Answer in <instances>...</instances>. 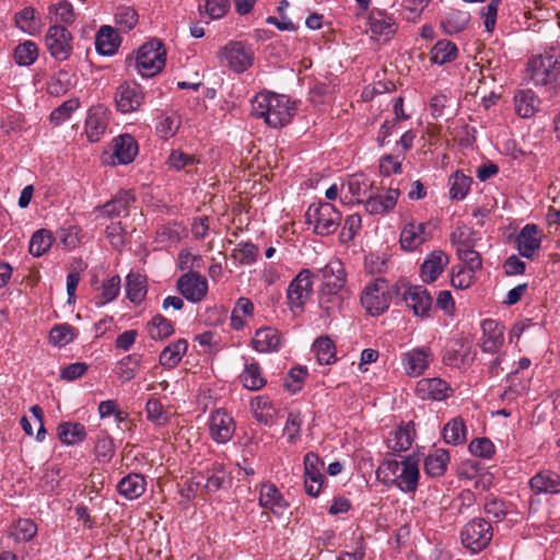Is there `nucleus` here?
Wrapping results in <instances>:
<instances>
[{
	"mask_svg": "<svg viewBox=\"0 0 560 560\" xmlns=\"http://www.w3.org/2000/svg\"><path fill=\"white\" fill-rule=\"evenodd\" d=\"M433 359L430 347H418L402 354L401 364L408 376L418 377L425 372Z\"/></svg>",
	"mask_w": 560,
	"mask_h": 560,
	"instance_id": "obj_11",
	"label": "nucleus"
},
{
	"mask_svg": "<svg viewBox=\"0 0 560 560\" xmlns=\"http://www.w3.org/2000/svg\"><path fill=\"white\" fill-rule=\"evenodd\" d=\"M450 386L441 378H422L417 383L416 392L422 399L442 400L447 397Z\"/></svg>",
	"mask_w": 560,
	"mask_h": 560,
	"instance_id": "obj_29",
	"label": "nucleus"
},
{
	"mask_svg": "<svg viewBox=\"0 0 560 560\" xmlns=\"http://www.w3.org/2000/svg\"><path fill=\"white\" fill-rule=\"evenodd\" d=\"M404 300L413 311L415 315L429 317L432 310V298L425 288L421 285L410 287L404 293Z\"/></svg>",
	"mask_w": 560,
	"mask_h": 560,
	"instance_id": "obj_21",
	"label": "nucleus"
},
{
	"mask_svg": "<svg viewBox=\"0 0 560 560\" xmlns=\"http://www.w3.org/2000/svg\"><path fill=\"white\" fill-rule=\"evenodd\" d=\"M413 423L409 422L406 427H400L390 432L387 439V446L393 454L408 451L413 442Z\"/></svg>",
	"mask_w": 560,
	"mask_h": 560,
	"instance_id": "obj_34",
	"label": "nucleus"
},
{
	"mask_svg": "<svg viewBox=\"0 0 560 560\" xmlns=\"http://www.w3.org/2000/svg\"><path fill=\"white\" fill-rule=\"evenodd\" d=\"M70 85L71 83L69 80V73L67 71L61 70L51 78V80L48 83L47 90L49 94L59 96L67 93Z\"/></svg>",
	"mask_w": 560,
	"mask_h": 560,
	"instance_id": "obj_61",
	"label": "nucleus"
},
{
	"mask_svg": "<svg viewBox=\"0 0 560 560\" xmlns=\"http://www.w3.org/2000/svg\"><path fill=\"white\" fill-rule=\"evenodd\" d=\"M427 225L424 223L410 222L405 224L400 232L399 243L404 250H416L428 240L425 232Z\"/></svg>",
	"mask_w": 560,
	"mask_h": 560,
	"instance_id": "obj_25",
	"label": "nucleus"
},
{
	"mask_svg": "<svg viewBox=\"0 0 560 560\" xmlns=\"http://www.w3.org/2000/svg\"><path fill=\"white\" fill-rule=\"evenodd\" d=\"M180 126L179 117L175 114L162 116L155 130L163 139L172 138Z\"/></svg>",
	"mask_w": 560,
	"mask_h": 560,
	"instance_id": "obj_55",
	"label": "nucleus"
},
{
	"mask_svg": "<svg viewBox=\"0 0 560 560\" xmlns=\"http://www.w3.org/2000/svg\"><path fill=\"white\" fill-rule=\"evenodd\" d=\"M13 57L19 66H31L38 58V47L34 42L25 40L15 47Z\"/></svg>",
	"mask_w": 560,
	"mask_h": 560,
	"instance_id": "obj_51",
	"label": "nucleus"
},
{
	"mask_svg": "<svg viewBox=\"0 0 560 560\" xmlns=\"http://www.w3.org/2000/svg\"><path fill=\"white\" fill-rule=\"evenodd\" d=\"M324 462L313 452L304 456V487L311 497H317L322 490L325 475L322 472Z\"/></svg>",
	"mask_w": 560,
	"mask_h": 560,
	"instance_id": "obj_9",
	"label": "nucleus"
},
{
	"mask_svg": "<svg viewBox=\"0 0 560 560\" xmlns=\"http://www.w3.org/2000/svg\"><path fill=\"white\" fill-rule=\"evenodd\" d=\"M120 291V277L113 276L102 284V300L96 301V306H104L114 301Z\"/></svg>",
	"mask_w": 560,
	"mask_h": 560,
	"instance_id": "obj_58",
	"label": "nucleus"
},
{
	"mask_svg": "<svg viewBox=\"0 0 560 560\" xmlns=\"http://www.w3.org/2000/svg\"><path fill=\"white\" fill-rule=\"evenodd\" d=\"M199 474L203 477L201 486L206 494H212L225 488L228 483V472L223 463L213 462Z\"/></svg>",
	"mask_w": 560,
	"mask_h": 560,
	"instance_id": "obj_20",
	"label": "nucleus"
},
{
	"mask_svg": "<svg viewBox=\"0 0 560 560\" xmlns=\"http://www.w3.org/2000/svg\"><path fill=\"white\" fill-rule=\"evenodd\" d=\"M250 409L255 419L265 425H272L278 415L277 408L265 396H257L250 400Z\"/></svg>",
	"mask_w": 560,
	"mask_h": 560,
	"instance_id": "obj_35",
	"label": "nucleus"
},
{
	"mask_svg": "<svg viewBox=\"0 0 560 560\" xmlns=\"http://www.w3.org/2000/svg\"><path fill=\"white\" fill-rule=\"evenodd\" d=\"M450 258L443 250H433L421 265V278L424 282H434L448 265Z\"/></svg>",
	"mask_w": 560,
	"mask_h": 560,
	"instance_id": "obj_24",
	"label": "nucleus"
},
{
	"mask_svg": "<svg viewBox=\"0 0 560 560\" xmlns=\"http://www.w3.org/2000/svg\"><path fill=\"white\" fill-rule=\"evenodd\" d=\"M306 222L319 235L332 234L339 226L341 214L328 202L311 205L305 213Z\"/></svg>",
	"mask_w": 560,
	"mask_h": 560,
	"instance_id": "obj_3",
	"label": "nucleus"
},
{
	"mask_svg": "<svg viewBox=\"0 0 560 560\" xmlns=\"http://www.w3.org/2000/svg\"><path fill=\"white\" fill-rule=\"evenodd\" d=\"M520 254L525 258H532L540 248V231L535 224L525 225L516 238Z\"/></svg>",
	"mask_w": 560,
	"mask_h": 560,
	"instance_id": "obj_26",
	"label": "nucleus"
},
{
	"mask_svg": "<svg viewBox=\"0 0 560 560\" xmlns=\"http://www.w3.org/2000/svg\"><path fill=\"white\" fill-rule=\"evenodd\" d=\"M443 439L447 444H463L466 441V425L464 420L457 417L448 421L443 429Z\"/></svg>",
	"mask_w": 560,
	"mask_h": 560,
	"instance_id": "obj_47",
	"label": "nucleus"
},
{
	"mask_svg": "<svg viewBox=\"0 0 560 560\" xmlns=\"http://www.w3.org/2000/svg\"><path fill=\"white\" fill-rule=\"evenodd\" d=\"M448 462V452L438 448L425 457L424 471L431 477H441L446 471Z\"/></svg>",
	"mask_w": 560,
	"mask_h": 560,
	"instance_id": "obj_41",
	"label": "nucleus"
},
{
	"mask_svg": "<svg viewBox=\"0 0 560 560\" xmlns=\"http://www.w3.org/2000/svg\"><path fill=\"white\" fill-rule=\"evenodd\" d=\"M187 350L188 342L184 338L167 345L160 353V365L168 370L176 368L186 354Z\"/></svg>",
	"mask_w": 560,
	"mask_h": 560,
	"instance_id": "obj_30",
	"label": "nucleus"
},
{
	"mask_svg": "<svg viewBox=\"0 0 560 560\" xmlns=\"http://www.w3.org/2000/svg\"><path fill=\"white\" fill-rule=\"evenodd\" d=\"M480 348L486 353L495 354L504 343V326L494 319L481 322Z\"/></svg>",
	"mask_w": 560,
	"mask_h": 560,
	"instance_id": "obj_16",
	"label": "nucleus"
},
{
	"mask_svg": "<svg viewBox=\"0 0 560 560\" xmlns=\"http://www.w3.org/2000/svg\"><path fill=\"white\" fill-rule=\"evenodd\" d=\"M539 106V100L532 90H521L514 95V108L522 118L535 115Z\"/></svg>",
	"mask_w": 560,
	"mask_h": 560,
	"instance_id": "obj_36",
	"label": "nucleus"
},
{
	"mask_svg": "<svg viewBox=\"0 0 560 560\" xmlns=\"http://www.w3.org/2000/svg\"><path fill=\"white\" fill-rule=\"evenodd\" d=\"M203 477L198 472L192 474L191 478L188 479L180 489V495L186 500L190 501L197 497L202 490Z\"/></svg>",
	"mask_w": 560,
	"mask_h": 560,
	"instance_id": "obj_64",
	"label": "nucleus"
},
{
	"mask_svg": "<svg viewBox=\"0 0 560 560\" xmlns=\"http://www.w3.org/2000/svg\"><path fill=\"white\" fill-rule=\"evenodd\" d=\"M147 482L140 474H129L117 485V491L128 500L140 498L145 491Z\"/></svg>",
	"mask_w": 560,
	"mask_h": 560,
	"instance_id": "obj_33",
	"label": "nucleus"
},
{
	"mask_svg": "<svg viewBox=\"0 0 560 560\" xmlns=\"http://www.w3.org/2000/svg\"><path fill=\"white\" fill-rule=\"evenodd\" d=\"M476 235L477 233L467 225L457 226L450 236L451 244L456 248V254L459 253V249L475 247L478 241Z\"/></svg>",
	"mask_w": 560,
	"mask_h": 560,
	"instance_id": "obj_45",
	"label": "nucleus"
},
{
	"mask_svg": "<svg viewBox=\"0 0 560 560\" xmlns=\"http://www.w3.org/2000/svg\"><path fill=\"white\" fill-rule=\"evenodd\" d=\"M49 13H54L56 21L65 24H72L75 20V13L73 7L68 1H61L58 4H54L49 8Z\"/></svg>",
	"mask_w": 560,
	"mask_h": 560,
	"instance_id": "obj_63",
	"label": "nucleus"
},
{
	"mask_svg": "<svg viewBox=\"0 0 560 560\" xmlns=\"http://www.w3.org/2000/svg\"><path fill=\"white\" fill-rule=\"evenodd\" d=\"M109 110L101 105L92 106L85 119V133L91 142H97L105 135L109 122Z\"/></svg>",
	"mask_w": 560,
	"mask_h": 560,
	"instance_id": "obj_14",
	"label": "nucleus"
},
{
	"mask_svg": "<svg viewBox=\"0 0 560 560\" xmlns=\"http://www.w3.org/2000/svg\"><path fill=\"white\" fill-rule=\"evenodd\" d=\"M112 148L114 164H129L138 154V143L136 139L128 133L114 138Z\"/></svg>",
	"mask_w": 560,
	"mask_h": 560,
	"instance_id": "obj_22",
	"label": "nucleus"
},
{
	"mask_svg": "<svg viewBox=\"0 0 560 560\" xmlns=\"http://www.w3.org/2000/svg\"><path fill=\"white\" fill-rule=\"evenodd\" d=\"M456 45L448 39L439 40L430 51V61L436 65H445L456 59Z\"/></svg>",
	"mask_w": 560,
	"mask_h": 560,
	"instance_id": "obj_42",
	"label": "nucleus"
},
{
	"mask_svg": "<svg viewBox=\"0 0 560 560\" xmlns=\"http://www.w3.org/2000/svg\"><path fill=\"white\" fill-rule=\"evenodd\" d=\"M313 351L319 364H332L336 362V347L328 337H319L313 343Z\"/></svg>",
	"mask_w": 560,
	"mask_h": 560,
	"instance_id": "obj_48",
	"label": "nucleus"
},
{
	"mask_svg": "<svg viewBox=\"0 0 560 560\" xmlns=\"http://www.w3.org/2000/svg\"><path fill=\"white\" fill-rule=\"evenodd\" d=\"M302 420L299 411H290L288 413L287 422L283 429L284 434L288 436L289 443H295L300 438Z\"/></svg>",
	"mask_w": 560,
	"mask_h": 560,
	"instance_id": "obj_62",
	"label": "nucleus"
},
{
	"mask_svg": "<svg viewBox=\"0 0 560 560\" xmlns=\"http://www.w3.org/2000/svg\"><path fill=\"white\" fill-rule=\"evenodd\" d=\"M258 256V247L252 243H241L233 250V257L242 265L253 264Z\"/></svg>",
	"mask_w": 560,
	"mask_h": 560,
	"instance_id": "obj_60",
	"label": "nucleus"
},
{
	"mask_svg": "<svg viewBox=\"0 0 560 560\" xmlns=\"http://www.w3.org/2000/svg\"><path fill=\"white\" fill-rule=\"evenodd\" d=\"M120 36L112 26H102L95 38V48L103 56H110L116 52L120 45Z\"/></svg>",
	"mask_w": 560,
	"mask_h": 560,
	"instance_id": "obj_31",
	"label": "nucleus"
},
{
	"mask_svg": "<svg viewBox=\"0 0 560 560\" xmlns=\"http://www.w3.org/2000/svg\"><path fill=\"white\" fill-rule=\"evenodd\" d=\"M471 183V177L460 171L455 172L448 179L451 199H464L470 189Z\"/></svg>",
	"mask_w": 560,
	"mask_h": 560,
	"instance_id": "obj_49",
	"label": "nucleus"
},
{
	"mask_svg": "<svg viewBox=\"0 0 560 560\" xmlns=\"http://www.w3.org/2000/svg\"><path fill=\"white\" fill-rule=\"evenodd\" d=\"M240 380L244 387L249 390H259L267 383L264 377L262 370L256 361L245 364L244 370L240 375Z\"/></svg>",
	"mask_w": 560,
	"mask_h": 560,
	"instance_id": "obj_39",
	"label": "nucleus"
},
{
	"mask_svg": "<svg viewBox=\"0 0 560 560\" xmlns=\"http://www.w3.org/2000/svg\"><path fill=\"white\" fill-rule=\"evenodd\" d=\"M209 430L217 443H226L235 432V422L228 412L218 409L211 415Z\"/></svg>",
	"mask_w": 560,
	"mask_h": 560,
	"instance_id": "obj_17",
	"label": "nucleus"
},
{
	"mask_svg": "<svg viewBox=\"0 0 560 560\" xmlns=\"http://www.w3.org/2000/svg\"><path fill=\"white\" fill-rule=\"evenodd\" d=\"M313 293L312 272L303 269L291 281L287 290V298L291 308H301Z\"/></svg>",
	"mask_w": 560,
	"mask_h": 560,
	"instance_id": "obj_10",
	"label": "nucleus"
},
{
	"mask_svg": "<svg viewBox=\"0 0 560 560\" xmlns=\"http://www.w3.org/2000/svg\"><path fill=\"white\" fill-rule=\"evenodd\" d=\"M142 354L132 353L124 357L117 362L115 373L121 382L131 381L141 365Z\"/></svg>",
	"mask_w": 560,
	"mask_h": 560,
	"instance_id": "obj_44",
	"label": "nucleus"
},
{
	"mask_svg": "<svg viewBox=\"0 0 560 560\" xmlns=\"http://www.w3.org/2000/svg\"><path fill=\"white\" fill-rule=\"evenodd\" d=\"M147 292L148 285L145 276L130 272L126 278L127 299L135 304H140L144 300Z\"/></svg>",
	"mask_w": 560,
	"mask_h": 560,
	"instance_id": "obj_37",
	"label": "nucleus"
},
{
	"mask_svg": "<svg viewBox=\"0 0 560 560\" xmlns=\"http://www.w3.org/2000/svg\"><path fill=\"white\" fill-rule=\"evenodd\" d=\"M282 342L281 334L272 327L259 328L252 340L253 348L258 352L278 351Z\"/></svg>",
	"mask_w": 560,
	"mask_h": 560,
	"instance_id": "obj_28",
	"label": "nucleus"
},
{
	"mask_svg": "<svg viewBox=\"0 0 560 560\" xmlns=\"http://www.w3.org/2000/svg\"><path fill=\"white\" fill-rule=\"evenodd\" d=\"M115 21L122 31L128 32L138 23V13L133 8L120 7L115 14Z\"/></svg>",
	"mask_w": 560,
	"mask_h": 560,
	"instance_id": "obj_56",
	"label": "nucleus"
},
{
	"mask_svg": "<svg viewBox=\"0 0 560 560\" xmlns=\"http://www.w3.org/2000/svg\"><path fill=\"white\" fill-rule=\"evenodd\" d=\"M77 336V329L68 324L57 325L49 332L50 342L58 347L70 343Z\"/></svg>",
	"mask_w": 560,
	"mask_h": 560,
	"instance_id": "obj_52",
	"label": "nucleus"
},
{
	"mask_svg": "<svg viewBox=\"0 0 560 560\" xmlns=\"http://www.w3.org/2000/svg\"><path fill=\"white\" fill-rule=\"evenodd\" d=\"M259 505L270 510L276 515H282L288 503L282 494L271 482L262 483L259 491Z\"/></svg>",
	"mask_w": 560,
	"mask_h": 560,
	"instance_id": "obj_27",
	"label": "nucleus"
},
{
	"mask_svg": "<svg viewBox=\"0 0 560 560\" xmlns=\"http://www.w3.org/2000/svg\"><path fill=\"white\" fill-rule=\"evenodd\" d=\"M177 289L182 295L192 303L202 301L208 293V281L198 272L184 273L177 280Z\"/></svg>",
	"mask_w": 560,
	"mask_h": 560,
	"instance_id": "obj_12",
	"label": "nucleus"
},
{
	"mask_svg": "<svg viewBox=\"0 0 560 560\" xmlns=\"http://www.w3.org/2000/svg\"><path fill=\"white\" fill-rule=\"evenodd\" d=\"M469 22V14L465 11L450 10L441 22L442 27L448 34L464 31Z\"/></svg>",
	"mask_w": 560,
	"mask_h": 560,
	"instance_id": "obj_46",
	"label": "nucleus"
},
{
	"mask_svg": "<svg viewBox=\"0 0 560 560\" xmlns=\"http://www.w3.org/2000/svg\"><path fill=\"white\" fill-rule=\"evenodd\" d=\"M58 438L63 444L74 445L85 440V427L79 422H62L57 428Z\"/></svg>",
	"mask_w": 560,
	"mask_h": 560,
	"instance_id": "obj_40",
	"label": "nucleus"
},
{
	"mask_svg": "<svg viewBox=\"0 0 560 560\" xmlns=\"http://www.w3.org/2000/svg\"><path fill=\"white\" fill-rule=\"evenodd\" d=\"M419 460L415 456H407L401 460V467L396 478H392V486L406 493H412L419 485Z\"/></svg>",
	"mask_w": 560,
	"mask_h": 560,
	"instance_id": "obj_13",
	"label": "nucleus"
},
{
	"mask_svg": "<svg viewBox=\"0 0 560 560\" xmlns=\"http://www.w3.org/2000/svg\"><path fill=\"white\" fill-rule=\"evenodd\" d=\"M220 58L232 71L243 73L253 65L254 52L241 42H230L221 49Z\"/></svg>",
	"mask_w": 560,
	"mask_h": 560,
	"instance_id": "obj_7",
	"label": "nucleus"
},
{
	"mask_svg": "<svg viewBox=\"0 0 560 560\" xmlns=\"http://www.w3.org/2000/svg\"><path fill=\"white\" fill-rule=\"evenodd\" d=\"M294 112V103L288 96L272 92L258 93L252 102V114L257 118H264L272 128H281L289 124Z\"/></svg>",
	"mask_w": 560,
	"mask_h": 560,
	"instance_id": "obj_1",
	"label": "nucleus"
},
{
	"mask_svg": "<svg viewBox=\"0 0 560 560\" xmlns=\"http://www.w3.org/2000/svg\"><path fill=\"white\" fill-rule=\"evenodd\" d=\"M399 195V189L395 188L387 189L384 195H369L364 201L365 210L374 215L386 214L395 208Z\"/></svg>",
	"mask_w": 560,
	"mask_h": 560,
	"instance_id": "obj_23",
	"label": "nucleus"
},
{
	"mask_svg": "<svg viewBox=\"0 0 560 560\" xmlns=\"http://www.w3.org/2000/svg\"><path fill=\"white\" fill-rule=\"evenodd\" d=\"M492 535L490 523L481 517L468 522L460 532L463 545L472 552L485 549L490 544Z\"/></svg>",
	"mask_w": 560,
	"mask_h": 560,
	"instance_id": "obj_4",
	"label": "nucleus"
},
{
	"mask_svg": "<svg viewBox=\"0 0 560 560\" xmlns=\"http://www.w3.org/2000/svg\"><path fill=\"white\" fill-rule=\"evenodd\" d=\"M324 290L329 294L339 292L346 284V271L341 260L334 258L320 269Z\"/></svg>",
	"mask_w": 560,
	"mask_h": 560,
	"instance_id": "obj_19",
	"label": "nucleus"
},
{
	"mask_svg": "<svg viewBox=\"0 0 560 560\" xmlns=\"http://www.w3.org/2000/svg\"><path fill=\"white\" fill-rule=\"evenodd\" d=\"M52 242L54 236L51 232L46 229H40L32 235L28 250L34 257H40L48 252Z\"/></svg>",
	"mask_w": 560,
	"mask_h": 560,
	"instance_id": "obj_50",
	"label": "nucleus"
},
{
	"mask_svg": "<svg viewBox=\"0 0 560 560\" xmlns=\"http://www.w3.org/2000/svg\"><path fill=\"white\" fill-rule=\"evenodd\" d=\"M530 489L536 493H560V476L550 470H544L529 480Z\"/></svg>",
	"mask_w": 560,
	"mask_h": 560,
	"instance_id": "obj_32",
	"label": "nucleus"
},
{
	"mask_svg": "<svg viewBox=\"0 0 560 560\" xmlns=\"http://www.w3.org/2000/svg\"><path fill=\"white\" fill-rule=\"evenodd\" d=\"M143 101L144 93L142 88L133 81H126L116 90V107L122 114H129L138 110Z\"/></svg>",
	"mask_w": 560,
	"mask_h": 560,
	"instance_id": "obj_8",
	"label": "nucleus"
},
{
	"mask_svg": "<svg viewBox=\"0 0 560 560\" xmlns=\"http://www.w3.org/2000/svg\"><path fill=\"white\" fill-rule=\"evenodd\" d=\"M80 107L79 98H70L55 108L50 114V121L58 126L70 118L73 112Z\"/></svg>",
	"mask_w": 560,
	"mask_h": 560,
	"instance_id": "obj_53",
	"label": "nucleus"
},
{
	"mask_svg": "<svg viewBox=\"0 0 560 560\" xmlns=\"http://www.w3.org/2000/svg\"><path fill=\"white\" fill-rule=\"evenodd\" d=\"M390 293L387 282L378 278L363 291L361 303L371 315H380L390 305Z\"/></svg>",
	"mask_w": 560,
	"mask_h": 560,
	"instance_id": "obj_5",
	"label": "nucleus"
},
{
	"mask_svg": "<svg viewBox=\"0 0 560 560\" xmlns=\"http://www.w3.org/2000/svg\"><path fill=\"white\" fill-rule=\"evenodd\" d=\"M147 331L154 340H164L175 331L174 324L161 314L153 316L147 324Z\"/></svg>",
	"mask_w": 560,
	"mask_h": 560,
	"instance_id": "obj_43",
	"label": "nucleus"
},
{
	"mask_svg": "<svg viewBox=\"0 0 560 560\" xmlns=\"http://www.w3.org/2000/svg\"><path fill=\"white\" fill-rule=\"evenodd\" d=\"M133 201L135 197L130 191H121L101 208L102 214L108 218L127 214Z\"/></svg>",
	"mask_w": 560,
	"mask_h": 560,
	"instance_id": "obj_38",
	"label": "nucleus"
},
{
	"mask_svg": "<svg viewBox=\"0 0 560 560\" xmlns=\"http://www.w3.org/2000/svg\"><path fill=\"white\" fill-rule=\"evenodd\" d=\"M401 467V462L396 459H385L380 465L376 475L377 478L386 485H392V478H396Z\"/></svg>",
	"mask_w": 560,
	"mask_h": 560,
	"instance_id": "obj_59",
	"label": "nucleus"
},
{
	"mask_svg": "<svg viewBox=\"0 0 560 560\" xmlns=\"http://www.w3.org/2000/svg\"><path fill=\"white\" fill-rule=\"evenodd\" d=\"M371 38L387 42L396 33L397 26L392 16L382 11H373L369 18Z\"/></svg>",
	"mask_w": 560,
	"mask_h": 560,
	"instance_id": "obj_18",
	"label": "nucleus"
},
{
	"mask_svg": "<svg viewBox=\"0 0 560 560\" xmlns=\"http://www.w3.org/2000/svg\"><path fill=\"white\" fill-rule=\"evenodd\" d=\"M475 281V272L465 268V266H455L452 270L451 283L456 289H467Z\"/></svg>",
	"mask_w": 560,
	"mask_h": 560,
	"instance_id": "obj_57",
	"label": "nucleus"
},
{
	"mask_svg": "<svg viewBox=\"0 0 560 560\" xmlns=\"http://www.w3.org/2000/svg\"><path fill=\"white\" fill-rule=\"evenodd\" d=\"M35 9L27 7L15 14L16 26L28 34H33L37 31L38 24L35 18Z\"/></svg>",
	"mask_w": 560,
	"mask_h": 560,
	"instance_id": "obj_54",
	"label": "nucleus"
},
{
	"mask_svg": "<svg viewBox=\"0 0 560 560\" xmlns=\"http://www.w3.org/2000/svg\"><path fill=\"white\" fill-rule=\"evenodd\" d=\"M532 79L536 84L546 85L560 73V62L551 55H541L530 62Z\"/></svg>",
	"mask_w": 560,
	"mask_h": 560,
	"instance_id": "obj_15",
	"label": "nucleus"
},
{
	"mask_svg": "<svg viewBox=\"0 0 560 560\" xmlns=\"http://www.w3.org/2000/svg\"><path fill=\"white\" fill-rule=\"evenodd\" d=\"M72 34L62 25H51L45 35V45L50 56L58 60H68L72 54Z\"/></svg>",
	"mask_w": 560,
	"mask_h": 560,
	"instance_id": "obj_6",
	"label": "nucleus"
},
{
	"mask_svg": "<svg viewBox=\"0 0 560 560\" xmlns=\"http://www.w3.org/2000/svg\"><path fill=\"white\" fill-rule=\"evenodd\" d=\"M166 61V50L161 40L152 39L138 50L136 67L142 77H153L162 71Z\"/></svg>",
	"mask_w": 560,
	"mask_h": 560,
	"instance_id": "obj_2",
	"label": "nucleus"
}]
</instances>
